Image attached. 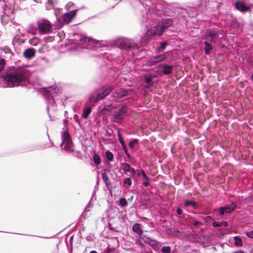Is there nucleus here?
<instances>
[{"instance_id": "1a4fd4ad", "label": "nucleus", "mask_w": 253, "mask_h": 253, "mask_svg": "<svg viewBox=\"0 0 253 253\" xmlns=\"http://www.w3.org/2000/svg\"><path fill=\"white\" fill-rule=\"evenodd\" d=\"M167 55L166 54L152 56L147 60V65L149 66L155 65L158 63L165 61Z\"/></svg>"}, {"instance_id": "c9c22d12", "label": "nucleus", "mask_w": 253, "mask_h": 253, "mask_svg": "<svg viewBox=\"0 0 253 253\" xmlns=\"http://www.w3.org/2000/svg\"><path fill=\"white\" fill-rule=\"evenodd\" d=\"M123 183L125 185H127V188L130 187L132 184L131 180L129 177L124 178L123 180Z\"/></svg>"}, {"instance_id": "2f4dec72", "label": "nucleus", "mask_w": 253, "mask_h": 253, "mask_svg": "<svg viewBox=\"0 0 253 253\" xmlns=\"http://www.w3.org/2000/svg\"><path fill=\"white\" fill-rule=\"evenodd\" d=\"M93 160L97 165H99L101 162V159L99 156L96 154H94L93 156Z\"/></svg>"}, {"instance_id": "7c9ffc66", "label": "nucleus", "mask_w": 253, "mask_h": 253, "mask_svg": "<svg viewBox=\"0 0 253 253\" xmlns=\"http://www.w3.org/2000/svg\"><path fill=\"white\" fill-rule=\"evenodd\" d=\"M105 156L106 158L110 161H113L114 159V156L112 152L109 151H107L105 152Z\"/></svg>"}, {"instance_id": "a878e982", "label": "nucleus", "mask_w": 253, "mask_h": 253, "mask_svg": "<svg viewBox=\"0 0 253 253\" xmlns=\"http://www.w3.org/2000/svg\"><path fill=\"white\" fill-rule=\"evenodd\" d=\"M184 205L186 207L191 206L194 209H196L197 207V203L192 201H186L184 202Z\"/></svg>"}, {"instance_id": "5fc2aeb1", "label": "nucleus", "mask_w": 253, "mask_h": 253, "mask_svg": "<svg viewBox=\"0 0 253 253\" xmlns=\"http://www.w3.org/2000/svg\"><path fill=\"white\" fill-rule=\"evenodd\" d=\"M94 44H95V45H94L95 47H96V48L100 47V43L99 42H96L94 43Z\"/></svg>"}, {"instance_id": "412c9836", "label": "nucleus", "mask_w": 253, "mask_h": 253, "mask_svg": "<svg viewBox=\"0 0 253 253\" xmlns=\"http://www.w3.org/2000/svg\"><path fill=\"white\" fill-rule=\"evenodd\" d=\"M133 232L138 234L139 236H142V229L140 227V224L137 223H135L132 228Z\"/></svg>"}, {"instance_id": "f03ea898", "label": "nucleus", "mask_w": 253, "mask_h": 253, "mask_svg": "<svg viewBox=\"0 0 253 253\" xmlns=\"http://www.w3.org/2000/svg\"><path fill=\"white\" fill-rule=\"evenodd\" d=\"M30 72L26 69L16 67L1 75L4 87H13L18 86L23 82L28 80Z\"/></svg>"}, {"instance_id": "ddd939ff", "label": "nucleus", "mask_w": 253, "mask_h": 253, "mask_svg": "<svg viewBox=\"0 0 253 253\" xmlns=\"http://www.w3.org/2000/svg\"><path fill=\"white\" fill-rule=\"evenodd\" d=\"M236 207V205L234 203H232L230 205L222 207L219 210V214L223 215L225 213H229L232 212Z\"/></svg>"}, {"instance_id": "a18cd8bd", "label": "nucleus", "mask_w": 253, "mask_h": 253, "mask_svg": "<svg viewBox=\"0 0 253 253\" xmlns=\"http://www.w3.org/2000/svg\"><path fill=\"white\" fill-rule=\"evenodd\" d=\"M5 65V61L3 59H0V72L2 70Z\"/></svg>"}, {"instance_id": "6e6d98bb", "label": "nucleus", "mask_w": 253, "mask_h": 253, "mask_svg": "<svg viewBox=\"0 0 253 253\" xmlns=\"http://www.w3.org/2000/svg\"><path fill=\"white\" fill-rule=\"evenodd\" d=\"M201 224V222L200 221H195L194 222V225L195 226H197V225H198L199 224Z\"/></svg>"}, {"instance_id": "423d86ee", "label": "nucleus", "mask_w": 253, "mask_h": 253, "mask_svg": "<svg viewBox=\"0 0 253 253\" xmlns=\"http://www.w3.org/2000/svg\"><path fill=\"white\" fill-rule=\"evenodd\" d=\"M165 30L166 29L160 22L159 25L155 27L154 29L150 28L147 29L146 34L141 38V42L147 43L150 41L151 35H161Z\"/></svg>"}, {"instance_id": "4be33fe9", "label": "nucleus", "mask_w": 253, "mask_h": 253, "mask_svg": "<svg viewBox=\"0 0 253 253\" xmlns=\"http://www.w3.org/2000/svg\"><path fill=\"white\" fill-rule=\"evenodd\" d=\"M79 37V39L78 40V43L79 44H83V45L85 46L86 45L85 43H86V42H90V40L88 38L83 37L82 36H78Z\"/></svg>"}, {"instance_id": "e433bc0d", "label": "nucleus", "mask_w": 253, "mask_h": 253, "mask_svg": "<svg viewBox=\"0 0 253 253\" xmlns=\"http://www.w3.org/2000/svg\"><path fill=\"white\" fill-rule=\"evenodd\" d=\"M162 253H170L171 248L169 246H164L161 249Z\"/></svg>"}, {"instance_id": "f704fd0d", "label": "nucleus", "mask_w": 253, "mask_h": 253, "mask_svg": "<svg viewBox=\"0 0 253 253\" xmlns=\"http://www.w3.org/2000/svg\"><path fill=\"white\" fill-rule=\"evenodd\" d=\"M138 143V140L136 139H134L132 140H131L128 144L129 147L131 149H133L136 145H137Z\"/></svg>"}, {"instance_id": "4d7b16f0", "label": "nucleus", "mask_w": 253, "mask_h": 253, "mask_svg": "<svg viewBox=\"0 0 253 253\" xmlns=\"http://www.w3.org/2000/svg\"><path fill=\"white\" fill-rule=\"evenodd\" d=\"M48 34H49V32H50V28H51V24L49 23V21H48Z\"/></svg>"}, {"instance_id": "cd10ccee", "label": "nucleus", "mask_w": 253, "mask_h": 253, "mask_svg": "<svg viewBox=\"0 0 253 253\" xmlns=\"http://www.w3.org/2000/svg\"><path fill=\"white\" fill-rule=\"evenodd\" d=\"M168 45V43L166 42H162L160 44V46L157 47V51L158 52H160L165 50L166 46Z\"/></svg>"}, {"instance_id": "052dcab7", "label": "nucleus", "mask_w": 253, "mask_h": 253, "mask_svg": "<svg viewBox=\"0 0 253 253\" xmlns=\"http://www.w3.org/2000/svg\"><path fill=\"white\" fill-rule=\"evenodd\" d=\"M72 239H73V236H72L70 238V240H72Z\"/></svg>"}, {"instance_id": "c03bdc74", "label": "nucleus", "mask_w": 253, "mask_h": 253, "mask_svg": "<svg viewBox=\"0 0 253 253\" xmlns=\"http://www.w3.org/2000/svg\"><path fill=\"white\" fill-rule=\"evenodd\" d=\"M118 138H119V141L120 143H121L122 146L123 147V146H125V144L124 140L123 138H122V137L120 135L119 133L118 134Z\"/></svg>"}, {"instance_id": "473e14b6", "label": "nucleus", "mask_w": 253, "mask_h": 253, "mask_svg": "<svg viewBox=\"0 0 253 253\" xmlns=\"http://www.w3.org/2000/svg\"><path fill=\"white\" fill-rule=\"evenodd\" d=\"M122 169H123V170L126 172H128V171L131 168V167L129 165V164H128L126 163L122 164Z\"/></svg>"}, {"instance_id": "dca6fc26", "label": "nucleus", "mask_w": 253, "mask_h": 253, "mask_svg": "<svg viewBox=\"0 0 253 253\" xmlns=\"http://www.w3.org/2000/svg\"><path fill=\"white\" fill-rule=\"evenodd\" d=\"M140 238L147 245L152 247L155 246L158 243V242L154 239L151 238L150 237L146 236V235H143L140 236Z\"/></svg>"}, {"instance_id": "a19ab883", "label": "nucleus", "mask_w": 253, "mask_h": 253, "mask_svg": "<svg viewBox=\"0 0 253 253\" xmlns=\"http://www.w3.org/2000/svg\"><path fill=\"white\" fill-rule=\"evenodd\" d=\"M114 108V107L112 105H105L103 110H105L108 111H110L112 110Z\"/></svg>"}, {"instance_id": "72a5a7b5", "label": "nucleus", "mask_w": 253, "mask_h": 253, "mask_svg": "<svg viewBox=\"0 0 253 253\" xmlns=\"http://www.w3.org/2000/svg\"><path fill=\"white\" fill-rule=\"evenodd\" d=\"M119 205L122 207H125L127 205L126 200L125 198H121L119 200Z\"/></svg>"}, {"instance_id": "f8f14e48", "label": "nucleus", "mask_w": 253, "mask_h": 253, "mask_svg": "<svg viewBox=\"0 0 253 253\" xmlns=\"http://www.w3.org/2000/svg\"><path fill=\"white\" fill-rule=\"evenodd\" d=\"M78 10H73L64 13L62 17L64 22L67 24H69L72 21L73 18L76 15Z\"/></svg>"}, {"instance_id": "7ed1b4c3", "label": "nucleus", "mask_w": 253, "mask_h": 253, "mask_svg": "<svg viewBox=\"0 0 253 253\" xmlns=\"http://www.w3.org/2000/svg\"><path fill=\"white\" fill-rule=\"evenodd\" d=\"M61 136L62 139V143L60 145L61 149L68 153H72L74 151V145L72 142L69 132V129L66 126L65 122V126L61 132Z\"/></svg>"}, {"instance_id": "8fccbe9b", "label": "nucleus", "mask_w": 253, "mask_h": 253, "mask_svg": "<svg viewBox=\"0 0 253 253\" xmlns=\"http://www.w3.org/2000/svg\"><path fill=\"white\" fill-rule=\"evenodd\" d=\"M128 172H130L131 175H134L135 173V170L134 169V168H131L128 171Z\"/></svg>"}, {"instance_id": "f257e3e1", "label": "nucleus", "mask_w": 253, "mask_h": 253, "mask_svg": "<svg viewBox=\"0 0 253 253\" xmlns=\"http://www.w3.org/2000/svg\"><path fill=\"white\" fill-rule=\"evenodd\" d=\"M140 5L144 8L142 10V22L144 26L148 29V27L153 25L156 21H158L162 15L167 12L168 15L172 16V13L181 14V16H186L187 12L186 9L181 7H177L174 5L168 6V9L170 12L165 10L161 4H156L153 0H139Z\"/></svg>"}, {"instance_id": "6ab92c4d", "label": "nucleus", "mask_w": 253, "mask_h": 253, "mask_svg": "<svg viewBox=\"0 0 253 253\" xmlns=\"http://www.w3.org/2000/svg\"><path fill=\"white\" fill-rule=\"evenodd\" d=\"M141 174L142 175L143 179L145 180L143 182V185L145 187H146L149 184V179L148 177L147 176V175L146 173H145V172L143 169H141L140 170V172L138 173V176H140L141 175Z\"/></svg>"}, {"instance_id": "c85d7f7f", "label": "nucleus", "mask_w": 253, "mask_h": 253, "mask_svg": "<svg viewBox=\"0 0 253 253\" xmlns=\"http://www.w3.org/2000/svg\"><path fill=\"white\" fill-rule=\"evenodd\" d=\"M102 178L105 183V185L107 186H109L110 185V180L107 174L105 172H104L102 173Z\"/></svg>"}, {"instance_id": "bf43d9fd", "label": "nucleus", "mask_w": 253, "mask_h": 253, "mask_svg": "<svg viewBox=\"0 0 253 253\" xmlns=\"http://www.w3.org/2000/svg\"><path fill=\"white\" fill-rule=\"evenodd\" d=\"M89 253H97L95 251H92L90 252Z\"/></svg>"}, {"instance_id": "b1692460", "label": "nucleus", "mask_w": 253, "mask_h": 253, "mask_svg": "<svg viewBox=\"0 0 253 253\" xmlns=\"http://www.w3.org/2000/svg\"><path fill=\"white\" fill-rule=\"evenodd\" d=\"M38 92L40 94L42 95L45 99H47V90L46 87H41L38 89Z\"/></svg>"}, {"instance_id": "39448f33", "label": "nucleus", "mask_w": 253, "mask_h": 253, "mask_svg": "<svg viewBox=\"0 0 253 253\" xmlns=\"http://www.w3.org/2000/svg\"><path fill=\"white\" fill-rule=\"evenodd\" d=\"M118 46L122 49L131 52L133 56L138 52V46L132 40L122 38L118 42Z\"/></svg>"}, {"instance_id": "37998d69", "label": "nucleus", "mask_w": 253, "mask_h": 253, "mask_svg": "<svg viewBox=\"0 0 253 253\" xmlns=\"http://www.w3.org/2000/svg\"><path fill=\"white\" fill-rule=\"evenodd\" d=\"M56 1H53L52 0H48V8L50 7L51 8L54 7L55 4L56 3Z\"/></svg>"}, {"instance_id": "f3484780", "label": "nucleus", "mask_w": 253, "mask_h": 253, "mask_svg": "<svg viewBox=\"0 0 253 253\" xmlns=\"http://www.w3.org/2000/svg\"><path fill=\"white\" fill-rule=\"evenodd\" d=\"M236 8L240 11H248L250 10L249 6L245 5L241 1H237L235 3Z\"/></svg>"}, {"instance_id": "c756f323", "label": "nucleus", "mask_w": 253, "mask_h": 253, "mask_svg": "<svg viewBox=\"0 0 253 253\" xmlns=\"http://www.w3.org/2000/svg\"><path fill=\"white\" fill-rule=\"evenodd\" d=\"M145 82L149 85V86H152L153 84V82L152 81V77L151 76H147L145 75Z\"/></svg>"}, {"instance_id": "4c0bfd02", "label": "nucleus", "mask_w": 253, "mask_h": 253, "mask_svg": "<svg viewBox=\"0 0 253 253\" xmlns=\"http://www.w3.org/2000/svg\"><path fill=\"white\" fill-rule=\"evenodd\" d=\"M2 50L5 53L9 54L10 56L12 55V51L8 46L3 47Z\"/></svg>"}, {"instance_id": "79ce46f5", "label": "nucleus", "mask_w": 253, "mask_h": 253, "mask_svg": "<svg viewBox=\"0 0 253 253\" xmlns=\"http://www.w3.org/2000/svg\"><path fill=\"white\" fill-rule=\"evenodd\" d=\"M122 148H123V150L124 151L125 154L126 155L127 157L128 158H130V154L128 153V152L127 151V149L126 148V145L123 146V147H122Z\"/></svg>"}, {"instance_id": "2eb2a0df", "label": "nucleus", "mask_w": 253, "mask_h": 253, "mask_svg": "<svg viewBox=\"0 0 253 253\" xmlns=\"http://www.w3.org/2000/svg\"><path fill=\"white\" fill-rule=\"evenodd\" d=\"M128 94L127 90L124 88H120L116 90L113 94L112 96L116 99L123 98Z\"/></svg>"}, {"instance_id": "393cba45", "label": "nucleus", "mask_w": 253, "mask_h": 253, "mask_svg": "<svg viewBox=\"0 0 253 253\" xmlns=\"http://www.w3.org/2000/svg\"><path fill=\"white\" fill-rule=\"evenodd\" d=\"M91 112V109L90 107L85 108L82 113V117L84 119H86L88 117L89 115Z\"/></svg>"}, {"instance_id": "13d9d810", "label": "nucleus", "mask_w": 253, "mask_h": 253, "mask_svg": "<svg viewBox=\"0 0 253 253\" xmlns=\"http://www.w3.org/2000/svg\"><path fill=\"white\" fill-rule=\"evenodd\" d=\"M233 253H244L242 250H238L237 251L234 252Z\"/></svg>"}, {"instance_id": "de8ad7c7", "label": "nucleus", "mask_w": 253, "mask_h": 253, "mask_svg": "<svg viewBox=\"0 0 253 253\" xmlns=\"http://www.w3.org/2000/svg\"><path fill=\"white\" fill-rule=\"evenodd\" d=\"M212 226L214 227H218L221 226V222L214 221L212 223Z\"/></svg>"}, {"instance_id": "603ef678", "label": "nucleus", "mask_w": 253, "mask_h": 253, "mask_svg": "<svg viewBox=\"0 0 253 253\" xmlns=\"http://www.w3.org/2000/svg\"><path fill=\"white\" fill-rule=\"evenodd\" d=\"M221 225L223 226L224 227H226L228 225V223L226 221L221 222Z\"/></svg>"}, {"instance_id": "58836bf2", "label": "nucleus", "mask_w": 253, "mask_h": 253, "mask_svg": "<svg viewBox=\"0 0 253 253\" xmlns=\"http://www.w3.org/2000/svg\"><path fill=\"white\" fill-rule=\"evenodd\" d=\"M74 6V3L70 1L68 2L65 5V8L67 10H69L70 8L73 7Z\"/></svg>"}, {"instance_id": "5701e85b", "label": "nucleus", "mask_w": 253, "mask_h": 253, "mask_svg": "<svg viewBox=\"0 0 253 253\" xmlns=\"http://www.w3.org/2000/svg\"><path fill=\"white\" fill-rule=\"evenodd\" d=\"M204 44L205 45L204 47L205 53L207 55H209L210 53L211 50L212 49V47L211 44L208 42H205Z\"/></svg>"}, {"instance_id": "9d476101", "label": "nucleus", "mask_w": 253, "mask_h": 253, "mask_svg": "<svg viewBox=\"0 0 253 253\" xmlns=\"http://www.w3.org/2000/svg\"><path fill=\"white\" fill-rule=\"evenodd\" d=\"M37 24L41 34H45L47 33V19H39L37 21Z\"/></svg>"}, {"instance_id": "a211bd4d", "label": "nucleus", "mask_w": 253, "mask_h": 253, "mask_svg": "<svg viewBox=\"0 0 253 253\" xmlns=\"http://www.w3.org/2000/svg\"><path fill=\"white\" fill-rule=\"evenodd\" d=\"M35 50L33 48H29L25 50L23 55L27 59H31L35 55Z\"/></svg>"}, {"instance_id": "aec40b11", "label": "nucleus", "mask_w": 253, "mask_h": 253, "mask_svg": "<svg viewBox=\"0 0 253 253\" xmlns=\"http://www.w3.org/2000/svg\"><path fill=\"white\" fill-rule=\"evenodd\" d=\"M160 23L166 29L171 26L173 21L170 18L163 19L161 21Z\"/></svg>"}, {"instance_id": "4468645a", "label": "nucleus", "mask_w": 253, "mask_h": 253, "mask_svg": "<svg viewBox=\"0 0 253 253\" xmlns=\"http://www.w3.org/2000/svg\"><path fill=\"white\" fill-rule=\"evenodd\" d=\"M161 67L163 69L162 72L166 75L170 74L173 69V66L172 65H167L165 63L160 64L157 68L160 69Z\"/></svg>"}, {"instance_id": "0eeeda50", "label": "nucleus", "mask_w": 253, "mask_h": 253, "mask_svg": "<svg viewBox=\"0 0 253 253\" xmlns=\"http://www.w3.org/2000/svg\"><path fill=\"white\" fill-rule=\"evenodd\" d=\"M62 92L61 87L54 84L53 85L48 86V103H50V98L55 102L54 97L57 95Z\"/></svg>"}, {"instance_id": "3c124183", "label": "nucleus", "mask_w": 253, "mask_h": 253, "mask_svg": "<svg viewBox=\"0 0 253 253\" xmlns=\"http://www.w3.org/2000/svg\"><path fill=\"white\" fill-rule=\"evenodd\" d=\"M176 212L178 214L181 215L182 213V211L180 208H178L176 210Z\"/></svg>"}, {"instance_id": "bb28decb", "label": "nucleus", "mask_w": 253, "mask_h": 253, "mask_svg": "<svg viewBox=\"0 0 253 253\" xmlns=\"http://www.w3.org/2000/svg\"><path fill=\"white\" fill-rule=\"evenodd\" d=\"M234 244L236 246L241 247L243 245L242 240L239 236L234 237Z\"/></svg>"}, {"instance_id": "49530a36", "label": "nucleus", "mask_w": 253, "mask_h": 253, "mask_svg": "<svg viewBox=\"0 0 253 253\" xmlns=\"http://www.w3.org/2000/svg\"><path fill=\"white\" fill-rule=\"evenodd\" d=\"M63 26L62 22L58 21V23L55 25V28L57 29H59Z\"/></svg>"}, {"instance_id": "ea45409f", "label": "nucleus", "mask_w": 253, "mask_h": 253, "mask_svg": "<svg viewBox=\"0 0 253 253\" xmlns=\"http://www.w3.org/2000/svg\"><path fill=\"white\" fill-rule=\"evenodd\" d=\"M141 239L139 237V239L136 240L135 243L136 245L140 246L141 248H143L144 247V244L141 241Z\"/></svg>"}, {"instance_id": "9b49d317", "label": "nucleus", "mask_w": 253, "mask_h": 253, "mask_svg": "<svg viewBox=\"0 0 253 253\" xmlns=\"http://www.w3.org/2000/svg\"><path fill=\"white\" fill-rule=\"evenodd\" d=\"M126 113V106H123L120 108L118 111L116 112L114 115V119L117 122H120L125 117Z\"/></svg>"}, {"instance_id": "09e8293b", "label": "nucleus", "mask_w": 253, "mask_h": 253, "mask_svg": "<svg viewBox=\"0 0 253 253\" xmlns=\"http://www.w3.org/2000/svg\"><path fill=\"white\" fill-rule=\"evenodd\" d=\"M246 235L248 237L253 238V231L247 232Z\"/></svg>"}, {"instance_id": "680f3d73", "label": "nucleus", "mask_w": 253, "mask_h": 253, "mask_svg": "<svg viewBox=\"0 0 253 253\" xmlns=\"http://www.w3.org/2000/svg\"><path fill=\"white\" fill-rule=\"evenodd\" d=\"M132 198H133V197H131V198L130 199H129V200H131Z\"/></svg>"}, {"instance_id": "864d4df0", "label": "nucleus", "mask_w": 253, "mask_h": 253, "mask_svg": "<svg viewBox=\"0 0 253 253\" xmlns=\"http://www.w3.org/2000/svg\"><path fill=\"white\" fill-rule=\"evenodd\" d=\"M212 220V218L211 216H207L205 217V220L207 222H208L210 220Z\"/></svg>"}, {"instance_id": "6e6552de", "label": "nucleus", "mask_w": 253, "mask_h": 253, "mask_svg": "<svg viewBox=\"0 0 253 253\" xmlns=\"http://www.w3.org/2000/svg\"><path fill=\"white\" fill-rule=\"evenodd\" d=\"M218 31L215 29H207L205 33L206 39L211 42H216V39L218 37Z\"/></svg>"}, {"instance_id": "20e7f679", "label": "nucleus", "mask_w": 253, "mask_h": 253, "mask_svg": "<svg viewBox=\"0 0 253 253\" xmlns=\"http://www.w3.org/2000/svg\"><path fill=\"white\" fill-rule=\"evenodd\" d=\"M112 89L113 86L111 84H106L100 88L95 89L89 95V102L91 103L98 102L107 96Z\"/></svg>"}]
</instances>
